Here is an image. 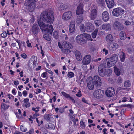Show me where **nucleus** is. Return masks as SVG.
Wrapping results in <instances>:
<instances>
[{
    "instance_id": "nucleus-1",
    "label": "nucleus",
    "mask_w": 134,
    "mask_h": 134,
    "mask_svg": "<svg viewBox=\"0 0 134 134\" xmlns=\"http://www.w3.org/2000/svg\"><path fill=\"white\" fill-rule=\"evenodd\" d=\"M54 12L52 8H49L41 14L37 20L38 25L42 32H48L52 34L54 30L51 25L54 21Z\"/></svg>"
},
{
    "instance_id": "nucleus-2",
    "label": "nucleus",
    "mask_w": 134,
    "mask_h": 134,
    "mask_svg": "<svg viewBox=\"0 0 134 134\" xmlns=\"http://www.w3.org/2000/svg\"><path fill=\"white\" fill-rule=\"evenodd\" d=\"M90 38V35L84 33L77 36L76 38V41L78 43L82 45L87 43V39L89 40Z\"/></svg>"
},
{
    "instance_id": "nucleus-3",
    "label": "nucleus",
    "mask_w": 134,
    "mask_h": 134,
    "mask_svg": "<svg viewBox=\"0 0 134 134\" xmlns=\"http://www.w3.org/2000/svg\"><path fill=\"white\" fill-rule=\"evenodd\" d=\"M98 71L99 75L102 77L109 76L112 72V70L110 69H106L99 67L98 68Z\"/></svg>"
},
{
    "instance_id": "nucleus-4",
    "label": "nucleus",
    "mask_w": 134,
    "mask_h": 134,
    "mask_svg": "<svg viewBox=\"0 0 134 134\" xmlns=\"http://www.w3.org/2000/svg\"><path fill=\"white\" fill-rule=\"evenodd\" d=\"M35 0H26V2L24 3L25 6H28V10L30 12H33L36 6Z\"/></svg>"
},
{
    "instance_id": "nucleus-5",
    "label": "nucleus",
    "mask_w": 134,
    "mask_h": 134,
    "mask_svg": "<svg viewBox=\"0 0 134 134\" xmlns=\"http://www.w3.org/2000/svg\"><path fill=\"white\" fill-rule=\"evenodd\" d=\"M124 10L120 8L114 9L112 13L113 15L116 16H121L124 13Z\"/></svg>"
},
{
    "instance_id": "nucleus-6",
    "label": "nucleus",
    "mask_w": 134,
    "mask_h": 134,
    "mask_svg": "<svg viewBox=\"0 0 134 134\" xmlns=\"http://www.w3.org/2000/svg\"><path fill=\"white\" fill-rule=\"evenodd\" d=\"M104 91L100 89H99L95 90L94 92V97L97 99L102 98L104 95Z\"/></svg>"
},
{
    "instance_id": "nucleus-7",
    "label": "nucleus",
    "mask_w": 134,
    "mask_h": 134,
    "mask_svg": "<svg viewBox=\"0 0 134 134\" xmlns=\"http://www.w3.org/2000/svg\"><path fill=\"white\" fill-rule=\"evenodd\" d=\"M87 86L88 88L90 90L94 89V84L93 78L92 77H88L86 80Z\"/></svg>"
},
{
    "instance_id": "nucleus-8",
    "label": "nucleus",
    "mask_w": 134,
    "mask_h": 134,
    "mask_svg": "<svg viewBox=\"0 0 134 134\" xmlns=\"http://www.w3.org/2000/svg\"><path fill=\"white\" fill-rule=\"evenodd\" d=\"M113 27L115 30L120 31L122 30L124 27L123 25L119 22H115L113 25Z\"/></svg>"
},
{
    "instance_id": "nucleus-9",
    "label": "nucleus",
    "mask_w": 134,
    "mask_h": 134,
    "mask_svg": "<svg viewBox=\"0 0 134 134\" xmlns=\"http://www.w3.org/2000/svg\"><path fill=\"white\" fill-rule=\"evenodd\" d=\"M115 93V91L112 87L108 88L105 91V95L108 97L110 98L114 96Z\"/></svg>"
},
{
    "instance_id": "nucleus-10",
    "label": "nucleus",
    "mask_w": 134,
    "mask_h": 134,
    "mask_svg": "<svg viewBox=\"0 0 134 134\" xmlns=\"http://www.w3.org/2000/svg\"><path fill=\"white\" fill-rule=\"evenodd\" d=\"M40 31V29L36 24H33L31 29L30 32L32 34L36 36Z\"/></svg>"
},
{
    "instance_id": "nucleus-11",
    "label": "nucleus",
    "mask_w": 134,
    "mask_h": 134,
    "mask_svg": "<svg viewBox=\"0 0 134 134\" xmlns=\"http://www.w3.org/2000/svg\"><path fill=\"white\" fill-rule=\"evenodd\" d=\"M72 15V12L68 11L64 13L62 16V18L64 20H69L71 17Z\"/></svg>"
},
{
    "instance_id": "nucleus-12",
    "label": "nucleus",
    "mask_w": 134,
    "mask_h": 134,
    "mask_svg": "<svg viewBox=\"0 0 134 134\" xmlns=\"http://www.w3.org/2000/svg\"><path fill=\"white\" fill-rule=\"evenodd\" d=\"M91 59V57L90 55H86L83 58L82 63L84 65H88L90 62Z\"/></svg>"
},
{
    "instance_id": "nucleus-13",
    "label": "nucleus",
    "mask_w": 134,
    "mask_h": 134,
    "mask_svg": "<svg viewBox=\"0 0 134 134\" xmlns=\"http://www.w3.org/2000/svg\"><path fill=\"white\" fill-rule=\"evenodd\" d=\"M85 26V30L87 32H92L94 29L93 25L92 23L90 22L87 23Z\"/></svg>"
},
{
    "instance_id": "nucleus-14",
    "label": "nucleus",
    "mask_w": 134,
    "mask_h": 134,
    "mask_svg": "<svg viewBox=\"0 0 134 134\" xmlns=\"http://www.w3.org/2000/svg\"><path fill=\"white\" fill-rule=\"evenodd\" d=\"M97 12L95 9H93L91 11L89 15V17L90 19L93 20L95 19L97 16Z\"/></svg>"
},
{
    "instance_id": "nucleus-15",
    "label": "nucleus",
    "mask_w": 134,
    "mask_h": 134,
    "mask_svg": "<svg viewBox=\"0 0 134 134\" xmlns=\"http://www.w3.org/2000/svg\"><path fill=\"white\" fill-rule=\"evenodd\" d=\"M119 46L118 44L115 43H110L107 47L108 49L111 51H113L115 50L118 48Z\"/></svg>"
},
{
    "instance_id": "nucleus-16",
    "label": "nucleus",
    "mask_w": 134,
    "mask_h": 134,
    "mask_svg": "<svg viewBox=\"0 0 134 134\" xmlns=\"http://www.w3.org/2000/svg\"><path fill=\"white\" fill-rule=\"evenodd\" d=\"M94 85L96 86H100L102 82L100 77L97 75L95 76L94 77Z\"/></svg>"
},
{
    "instance_id": "nucleus-17",
    "label": "nucleus",
    "mask_w": 134,
    "mask_h": 134,
    "mask_svg": "<svg viewBox=\"0 0 134 134\" xmlns=\"http://www.w3.org/2000/svg\"><path fill=\"white\" fill-rule=\"evenodd\" d=\"M83 3H80L77 7L76 13L78 15L82 14L83 13Z\"/></svg>"
},
{
    "instance_id": "nucleus-18",
    "label": "nucleus",
    "mask_w": 134,
    "mask_h": 134,
    "mask_svg": "<svg viewBox=\"0 0 134 134\" xmlns=\"http://www.w3.org/2000/svg\"><path fill=\"white\" fill-rule=\"evenodd\" d=\"M109 14L107 11L103 12L102 14V20L104 21H107L109 20Z\"/></svg>"
},
{
    "instance_id": "nucleus-19",
    "label": "nucleus",
    "mask_w": 134,
    "mask_h": 134,
    "mask_svg": "<svg viewBox=\"0 0 134 134\" xmlns=\"http://www.w3.org/2000/svg\"><path fill=\"white\" fill-rule=\"evenodd\" d=\"M62 46L65 48L71 49L73 48L72 45L69 42L67 41H64L62 43Z\"/></svg>"
},
{
    "instance_id": "nucleus-20",
    "label": "nucleus",
    "mask_w": 134,
    "mask_h": 134,
    "mask_svg": "<svg viewBox=\"0 0 134 134\" xmlns=\"http://www.w3.org/2000/svg\"><path fill=\"white\" fill-rule=\"evenodd\" d=\"M75 22L74 21H72L69 25V32L70 33H72L75 30Z\"/></svg>"
},
{
    "instance_id": "nucleus-21",
    "label": "nucleus",
    "mask_w": 134,
    "mask_h": 134,
    "mask_svg": "<svg viewBox=\"0 0 134 134\" xmlns=\"http://www.w3.org/2000/svg\"><path fill=\"white\" fill-rule=\"evenodd\" d=\"M108 7L109 8H113L115 2L114 0H105Z\"/></svg>"
},
{
    "instance_id": "nucleus-22",
    "label": "nucleus",
    "mask_w": 134,
    "mask_h": 134,
    "mask_svg": "<svg viewBox=\"0 0 134 134\" xmlns=\"http://www.w3.org/2000/svg\"><path fill=\"white\" fill-rule=\"evenodd\" d=\"M75 54L77 60L80 61L82 59V56L80 52L77 50H75Z\"/></svg>"
},
{
    "instance_id": "nucleus-23",
    "label": "nucleus",
    "mask_w": 134,
    "mask_h": 134,
    "mask_svg": "<svg viewBox=\"0 0 134 134\" xmlns=\"http://www.w3.org/2000/svg\"><path fill=\"white\" fill-rule=\"evenodd\" d=\"M99 67L105 68H109L107 58L105 59L103 61V63L100 65Z\"/></svg>"
},
{
    "instance_id": "nucleus-24",
    "label": "nucleus",
    "mask_w": 134,
    "mask_h": 134,
    "mask_svg": "<svg viewBox=\"0 0 134 134\" xmlns=\"http://www.w3.org/2000/svg\"><path fill=\"white\" fill-rule=\"evenodd\" d=\"M61 93L62 95L64 96L65 97L67 98H69L70 100H71L74 103H75V101L69 94L66 93L65 92H62Z\"/></svg>"
},
{
    "instance_id": "nucleus-25",
    "label": "nucleus",
    "mask_w": 134,
    "mask_h": 134,
    "mask_svg": "<svg viewBox=\"0 0 134 134\" xmlns=\"http://www.w3.org/2000/svg\"><path fill=\"white\" fill-rule=\"evenodd\" d=\"M109 58L116 63L118 60V56L117 55L114 54L112 55L111 57Z\"/></svg>"
},
{
    "instance_id": "nucleus-26",
    "label": "nucleus",
    "mask_w": 134,
    "mask_h": 134,
    "mask_svg": "<svg viewBox=\"0 0 134 134\" xmlns=\"http://www.w3.org/2000/svg\"><path fill=\"white\" fill-rule=\"evenodd\" d=\"M113 38L112 35L111 34L108 35L106 37V41L108 43H111L113 41Z\"/></svg>"
},
{
    "instance_id": "nucleus-27",
    "label": "nucleus",
    "mask_w": 134,
    "mask_h": 134,
    "mask_svg": "<svg viewBox=\"0 0 134 134\" xmlns=\"http://www.w3.org/2000/svg\"><path fill=\"white\" fill-rule=\"evenodd\" d=\"M102 29L105 30H108L111 29V26L109 24H104L102 25Z\"/></svg>"
},
{
    "instance_id": "nucleus-28",
    "label": "nucleus",
    "mask_w": 134,
    "mask_h": 134,
    "mask_svg": "<svg viewBox=\"0 0 134 134\" xmlns=\"http://www.w3.org/2000/svg\"><path fill=\"white\" fill-rule=\"evenodd\" d=\"M120 39L122 40H124L126 38V34L124 31H122L120 32Z\"/></svg>"
},
{
    "instance_id": "nucleus-29",
    "label": "nucleus",
    "mask_w": 134,
    "mask_h": 134,
    "mask_svg": "<svg viewBox=\"0 0 134 134\" xmlns=\"http://www.w3.org/2000/svg\"><path fill=\"white\" fill-rule=\"evenodd\" d=\"M83 20V16L82 15H81L77 17L76 22L77 24H80L82 21Z\"/></svg>"
},
{
    "instance_id": "nucleus-30",
    "label": "nucleus",
    "mask_w": 134,
    "mask_h": 134,
    "mask_svg": "<svg viewBox=\"0 0 134 134\" xmlns=\"http://www.w3.org/2000/svg\"><path fill=\"white\" fill-rule=\"evenodd\" d=\"M108 68H110L113 66L115 64L111 60L109 59V58H107Z\"/></svg>"
},
{
    "instance_id": "nucleus-31",
    "label": "nucleus",
    "mask_w": 134,
    "mask_h": 134,
    "mask_svg": "<svg viewBox=\"0 0 134 134\" xmlns=\"http://www.w3.org/2000/svg\"><path fill=\"white\" fill-rule=\"evenodd\" d=\"M114 72L117 76H119L120 74V70L117 67L114 66Z\"/></svg>"
},
{
    "instance_id": "nucleus-32",
    "label": "nucleus",
    "mask_w": 134,
    "mask_h": 134,
    "mask_svg": "<svg viewBox=\"0 0 134 134\" xmlns=\"http://www.w3.org/2000/svg\"><path fill=\"white\" fill-rule=\"evenodd\" d=\"M46 33L44 34L43 36V37L46 40L48 41H49L51 40L50 38L49 37V35H51L48 32H45Z\"/></svg>"
},
{
    "instance_id": "nucleus-33",
    "label": "nucleus",
    "mask_w": 134,
    "mask_h": 134,
    "mask_svg": "<svg viewBox=\"0 0 134 134\" xmlns=\"http://www.w3.org/2000/svg\"><path fill=\"white\" fill-rule=\"evenodd\" d=\"M120 58L121 61L124 62L125 58V54L123 52H122L120 55Z\"/></svg>"
},
{
    "instance_id": "nucleus-34",
    "label": "nucleus",
    "mask_w": 134,
    "mask_h": 134,
    "mask_svg": "<svg viewBox=\"0 0 134 134\" xmlns=\"http://www.w3.org/2000/svg\"><path fill=\"white\" fill-rule=\"evenodd\" d=\"M62 51L63 53L65 54L70 53L71 52V51L70 49L67 48H62Z\"/></svg>"
},
{
    "instance_id": "nucleus-35",
    "label": "nucleus",
    "mask_w": 134,
    "mask_h": 134,
    "mask_svg": "<svg viewBox=\"0 0 134 134\" xmlns=\"http://www.w3.org/2000/svg\"><path fill=\"white\" fill-rule=\"evenodd\" d=\"M124 86L125 87H128L131 86V83L129 80H127L124 83Z\"/></svg>"
},
{
    "instance_id": "nucleus-36",
    "label": "nucleus",
    "mask_w": 134,
    "mask_h": 134,
    "mask_svg": "<svg viewBox=\"0 0 134 134\" xmlns=\"http://www.w3.org/2000/svg\"><path fill=\"white\" fill-rule=\"evenodd\" d=\"M98 31V29H96L92 33V36L93 38H94L96 37Z\"/></svg>"
},
{
    "instance_id": "nucleus-37",
    "label": "nucleus",
    "mask_w": 134,
    "mask_h": 134,
    "mask_svg": "<svg viewBox=\"0 0 134 134\" xmlns=\"http://www.w3.org/2000/svg\"><path fill=\"white\" fill-rule=\"evenodd\" d=\"M94 23L96 26H99L102 24V21L100 20H96L94 21Z\"/></svg>"
},
{
    "instance_id": "nucleus-38",
    "label": "nucleus",
    "mask_w": 134,
    "mask_h": 134,
    "mask_svg": "<svg viewBox=\"0 0 134 134\" xmlns=\"http://www.w3.org/2000/svg\"><path fill=\"white\" fill-rule=\"evenodd\" d=\"M1 107L4 110H5L9 107V105H7L4 103L1 104Z\"/></svg>"
},
{
    "instance_id": "nucleus-39",
    "label": "nucleus",
    "mask_w": 134,
    "mask_h": 134,
    "mask_svg": "<svg viewBox=\"0 0 134 134\" xmlns=\"http://www.w3.org/2000/svg\"><path fill=\"white\" fill-rule=\"evenodd\" d=\"M80 126L82 128H84L85 127V124L84 122H83V120H81L80 123Z\"/></svg>"
},
{
    "instance_id": "nucleus-40",
    "label": "nucleus",
    "mask_w": 134,
    "mask_h": 134,
    "mask_svg": "<svg viewBox=\"0 0 134 134\" xmlns=\"http://www.w3.org/2000/svg\"><path fill=\"white\" fill-rule=\"evenodd\" d=\"M51 117V115L49 114H45L44 116V118L47 121L49 120Z\"/></svg>"
},
{
    "instance_id": "nucleus-41",
    "label": "nucleus",
    "mask_w": 134,
    "mask_h": 134,
    "mask_svg": "<svg viewBox=\"0 0 134 134\" xmlns=\"http://www.w3.org/2000/svg\"><path fill=\"white\" fill-rule=\"evenodd\" d=\"M80 30L82 32H84L85 31V28H84V26L83 24H80Z\"/></svg>"
},
{
    "instance_id": "nucleus-42",
    "label": "nucleus",
    "mask_w": 134,
    "mask_h": 134,
    "mask_svg": "<svg viewBox=\"0 0 134 134\" xmlns=\"http://www.w3.org/2000/svg\"><path fill=\"white\" fill-rule=\"evenodd\" d=\"M67 76L69 78H72L74 76V74L72 72H69L68 73Z\"/></svg>"
},
{
    "instance_id": "nucleus-43",
    "label": "nucleus",
    "mask_w": 134,
    "mask_h": 134,
    "mask_svg": "<svg viewBox=\"0 0 134 134\" xmlns=\"http://www.w3.org/2000/svg\"><path fill=\"white\" fill-rule=\"evenodd\" d=\"M53 34L54 37L55 38L57 39L58 38L59 36L58 35V33L57 32L54 31Z\"/></svg>"
},
{
    "instance_id": "nucleus-44",
    "label": "nucleus",
    "mask_w": 134,
    "mask_h": 134,
    "mask_svg": "<svg viewBox=\"0 0 134 134\" xmlns=\"http://www.w3.org/2000/svg\"><path fill=\"white\" fill-rule=\"evenodd\" d=\"M117 82L118 83H121L122 81V79L120 77H119L117 79Z\"/></svg>"
},
{
    "instance_id": "nucleus-45",
    "label": "nucleus",
    "mask_w": 134,
    "mask_h": 134,
    "mask_svg": "<svg viewBox=\"0 0 134 134\" xmlns=\"http://www.w3.org/2000/svg\"><path fill=\"white\" fill-rule=\"evenodd\" d=\"M1 36L5 38L7 36V34L5 31H4L1 34Z\"/></svg>"
},
{
    "instance_id": "nucleus-46",
    "label": "nucleus",
    "mask_w": 134,
    "mask_h": 134,
    "mask_svg": "<svg viewBox=\"0 0 134 134\" xmlns=\"http://www.w3.org/2000/svg\"><path fill=\"white\" fill-rule=\"evenodd\" d=\"M131 24V23L128 20H126L124 22V24L126 26L130 25Z\"/></svg>"
},
{
    "instance_id": "nucleus-47",
    "label": "nucleus",
    "mask_w": 134,
    "mask_h": 134,
    "mask_svg": "<svg viewBox=\"0 0 134 134\" xmlns=\"http://www.w3.org/2000/svg\"><path fill=\"white\" fill-rule=\"evenodd\" d=\"M133 0H125L126 2L128 4H131L133 3Z\"/></svg>"
},
{
    "instance_id": "nucleus-48",
    "label": "nucleus",
    "mask_w": 134,
    "mask_h": 134,
    "mask_svg": "<svg viewBox=\"0 0 134 134\" xmlns=\"http://www.w3.org/2000/svg\"><path fill=\"white\" fill-rule=\"evenodd\" d=\"M20 128L21 130L23 132H25L26 131V129L23 128V126L21 125L20 127Z\"/></svg>"
},
{
    "instance_id": "nucleus-49",
    "label": "nucleus",
    "mask_w": 134,
    "mask_h": 134,
    "mask_svg": "<svg viewBox=\"0 0 134 134\" xmlns=\"http://www.w3.org/2000/svg\"><path fill=\"white\" fill-rule=\"evenodd\" d=\"M99 3L101 4V5L103 6L104 4V0H99Z\"/></svg>"
},
{
    "instance_id": "nucleus-50",
    "label": "nucleus",
    "mask_w": 134,
    "mask_h": 134,
    "mask_svg": "<svg viewBox=\"0 0 134 134\" xmlns=\"http://www.w3.org/2000/svg\"><path fill=\"white\" fill-rule=\"evenodd\" d=\"M103 52V53H105V55H106L108 52V51L105 48H104L102 50Z\"/></svg>"
},
{
    "instance_id": "nucleus-51",
    "label": "nucleus",
    "mask_w": 134,
    "mask_h": 134,
    "mask_svg": "<svg viewBox=\"0 0 134 134\" xmlns=\"http://www.w3.org/2000/svg\"><path fill=\"white\" fill-rule=\"evenodd\" d=\"M101 59V58H98V59H92V61L93 62H98V61H100Z\"/></svg>"
},
{
    "instance_id": "nucleus-52",
    "label": "nucleus",
    "mask_w": 134,
    "mask_h": 134,
    "mask_svg": "<svg viewBox=\"0 0 134 134\" xmlns=\"http://www.w3.org/2000/svg\"><path fill=\"white\" fill-rule=\"evenodd\" d=\"M39 115V114L36 113H35L33 115V119H35L36 117H37Z\"/></svg>"
},
{
    "instance_id": "nucleus-53",
    "label": "nucleus",
    "mask_w": 134,
    "mask_h": 134,
    "mask_svg": "<svg viewBox=\"0 0 134 134\" xmlns=\"http://www.w3.org/2000/svg\"><path fill=\"white\" fill-rule=\"evenodd\" d=\"M22 57L24 59H25L26 58L27 56L25 53H23L21 55Z\"/></svg>"
},
{
    "instance_id": "nucleus-54",
    "label": "nucleus",
    "mask_w": 134,
    "mask_h": 134,
    "mask_svg": "<svg viewBox=\"0 0 134 134\" xmlns=\"http://www.w3.org/2000/svg\"><path fill=\"white\" fill-rule=\"evenodd\" d=\"M69 40L71 42L74 43V38L73 37H70Z\"/></svg>"
},
{
    "instance_id": "nucleus-55",
    "label": "nucleus",
    "mask_w": 134,
    "mask_h": 134,
    "mask_svg": "<svg viewBox=\"0 0 134 134\" xmlns=\"http://www.w3.org/2000/svg\"><path fill=\"white\" fill-rule=\"evenodd\" d=\"M64 111V108H60L59 110V112L61 113L63 112Z\"/></svg>"
},
{
    "instance_id": "nucleus-56",
    "label": "nucleus",
    "mask_w": 134,
    "mask_h": 134,
    "mask_svg": "<svg viewBox=\"0 0 134 134\" xmlns=\"http://www.w3.org/2000/svg\"><path fill=\"white\" fill-rule=\"evenodd\" d=\"M60 7V8H62V9H61V10H64L66 8L65 5H61Z\"/></svg>"
},
{
    "instance_id": "nucleus-57",
    "label": "nucleus",
    "mask_w": 134,
    "mask_h": 134,
    "mask_svg": "<svg viewBox=\"0 0 134 134\" xmlns=\"http://www.w3.org/2000/svg\"><path fill=\"white\" fill-rule=\"evenodd\" d=\"M27 92L25 90L22 93L23 95L24 96H26L27 95Z\"/></svg>"
},
{
    "instance_id": "nucleus-58",
    "label": "nucleus",
    "mask_w": 134,
    "mask_h": 134,
    "mask_svg": "<svg viewBox=\"0 0 134 134\" xmlns=\"http://www.w3.org/2000/svg\"><path fill=\"white\" fill-rule=\"evenodd\" d=\"M30 105V103H26L25 105V107L27 108V107H29Z\"/></svg>"
},
{
    "instance_id": "nucleus-59",
    "label": "nucleus",
    "mask_w": 134,
    "mask_h": 134,
    "mask_svg": "<svg viewBox=\"0 0 134 134\" xmlns=\"http://www.w3.org/2000/svg\"><path fill=\"white\" fill-rule=\"evenodd\" d=\"M58 46H59V48H60V49L63 48V47H62L63 46H62L61 44V43H60V42H58Z\"/></svg>"
},
{
    "instance_id": "nucleus-60",
    "label": "nucleus",
    "mask_w": 134,
    "mask_h": 134,
    "mask_svg": "<svg viewBox=\"0 0 134 134\" xmlns=\"http://www.w3.org/2000/svg\"><path fill=\"white\" fill-rule=\"evenodd\" d=\"M47 73V72H46L42 73V75L44 77H46V74Z\"/></svg>"
},
{
    "instance_id": "nucleus-61",
    "label": "nucleus",
    "mask_w": 134,
    "mask_h": 134,
    "mask_svg": "<svg viewBox=\"0 0 134 134\" xmlns=\"http://www.w3.org/2000/svg\"><path fill=\"white\" fill-rule=\"evenodd\" d=\"M14 85H17L19 84V81H14Z\"/></svg>"
},
{
    "instance_id": "nucleus-62",
    "label": "nucleus",
    "mask_w": 134,
    "mask_h": 134,
    "mask_svg": "<svg viewBox=\"0 0 134 134\" xmlns=\"http://www.w3.org/2000/svg\"><path fill=\"white\" fill-rule=\"evenodd\" d=\"M82 101L83 102L86 103H88L87 102V101L85 99V98H83L82 99Z\"/></svg>"
},
{
    "instance_id": "nucleus-63",
    "label": "nucleus",
    "mask_w": 134,
    "mask_h": 134,
    "mask_svg": "<svg viewBox=\"0 0 134 134\" xmlns=\"http://www.w3.org/2000/svg\"><path fill=\"white\" fill-rule=\"evenodd\" d=\"M29 99L28 98H26L24 100V102L26 103H28L27 102L29 101Z\"/></svg>"
},
{
    "instance_id": "nucleus-64",
    "label": "nucleus",
    "mask_w": 134,
    "mask_h": 134,
    "mask_svg": "<svg viewBox=\"0 0 134 134\" xmlns=\"http://www.w3.org/2000/svg\"><path fill=\"white\" fill-rule=\"evenodd\" d=\"M14 134H23V133L20 132L18 131H16L15 132Z\"/></svg>"
}]
</instances>
